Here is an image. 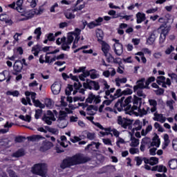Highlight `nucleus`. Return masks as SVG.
I'll return each instance as SVG.
<instances>
[{
	"label": "nucleus",
	"mask_w": 177,
	"mask_h": 177,
	"mask_svg": "<svg viewBox=\"0 0 177 177\" xmlns=\"http://www.w3.org/2000/svg\"><path fill=\"white\" fill-rule=\"evenodd\" d=\"M88 159L84 154L77 153L72 157H68L64 160L61 164V168L65 169V168H68V167H73V165H78L80 164H84L86 162Z\"/></svg>",
	"instance_id": "f257e3e1"
},
{
	"label": "nucleus",
	"mask_w": 177,
	"mask_h": 177,
	"mask_svg": "<svg viewBox=\"0 0 177 177\" xmlns=\"http://www.w3.org/2000/svg\"><path fill=\"white\" fill-rule=\"evenodd\" d=\"M131 102L132 96H129L126 99L125 97H122L120 100H118L115 104L114 109L115 110H118V111H122V110H124V111L129 113V111L127 110V107H128V105L131 103Z\"/></svg>",
	"instance_id": "f03ea898"
},
{
	"label": "nucleus",
	"mask_w": 177,
	"mask_h": 177,
	"mask_svg": "<svg viewBox=\"0 0 177 177\" xmlns=\"http://www.w3.org/2000/svg\"><path fill=\"white\" fill-rule=\"evenodd\" d=\"M102 50L109 63H117V59L110 54V46L105 41H101Z\"/></svg>",
	"instance_id": "7ed1b4c3"
},
{
	"label": "nucleus",
	"mask_w": 177,
	"mask_h": 177,
	"mask_svg": "<svg viewBox=\"0 0 177 177\" xmlns=\"http://www.w3.org/2000/svg\"><path fill=\"white\" fill-rule=\"evenodd\" d=\"M27 3H29L30 8H35L37 6V1L35 0H17L16 5V9L19 13H23L24 10L23 6H27Z\"/></svg>",
	"instance_id": "20e7f679"
},
{
	"label": "nucleus",
	"mask_w": 177,
	"mask_h": 177,
	"mask_svg": "<svg viewBox=\"0 0 177 177\" xmlns=\"http://www.w3.org/2000/svg\"><path fill=\"white\" fill-rule=\"evenodd\" d=\"M46 164L38 163L34 165L32 168V174L39 175V176L46 177Z\"/></svg>",
	"instance_id": "39448f33"
},
{
	"label": "nucleus",
	"mask_w": 177,
	"mask_h": 177,
	"mask_svg": "<svg viewBox=\"0 0 177 177\" xmlns=\"http://www.w3.org/2000/svg\"><path fill=\"white\" fill-rule=\"evenodd\" d=\"M140 104H142V98H139V97L134 95L133 106L129 104L126 109L129 111V113H133L135 110H138V109L140 107Z\"/></svg>",
	"instance_id": "423d86ee"
},
{
	"label": "nucleus",
	"mask_w": 177,
	"mask_h": 177,
	"mask_svg": "<svg viewBox=\"0 0 177 177\" xmlns=\"http://www.w3.org/2000/svg\"><path fill=\"white\" fill-rule=\"evenodd\" d=\"M114 91H115V88H111L110 90L106 91L104 98L111 99V100H115V99H118V97L121 96V88L116 90L114 95H112L111 93H113Z\"/></svg>",
	"instance_id": "0eeeda50"
},
{
	"label": "nucleus",
	"mask_w": 177,
	"mask_h": 177,
	"mask_svg": "<svg viewBox=\"0 0 177 177\" xmlns=\"http://www.w3.org/2000/svg\"><path fill=\"white\" fill-rule=\"evenodd\" d=\"M102 22L103 19L100 17L88 24L86 21L84 20L82 21L83 27L82 28V30H84L86 26L88 28H90V30H92V28H95V27H99V26H102Z\"/></svg>",
	"instance_id": "6e6552de"
},
{
	"label": "nucleus",
	"mask_w": 177,
	"mask_h": 177,
	"mask_svg": "<svg viewBox=\"0 0 177 177\" xmlns=\"http://www.w3.org/2000/svg\"><path fill=\"white\" fill-rule=\"evenodd\" d=\"M133 120H128L121 116L118 117V124L124 128V129H132V124Z\"/></svg>",
	"instance_id": "1a4fd4ad"
},
{
	"label": "nucleus",
	"mask_w": 177,
	"mask_h": 177,
	"mask_svg": "<svg viewBox=\"0 0 177 177\" xmlns=\"http://www.w3.org/2000/svg\"><path fill=\"white\" fill-rule=\"evenodd\" d=\"M95 127L99 128L100 129H102V131H108L109 132H111L112 133V136H115V138H119L120 137V131L117 130V129L111 128V127H108V128H104L100 123L97 122L95 123Z\"/></svg>",
	"instance_id": "9d476101"
},
{
	"label": "nucleus",
	"mask_w": 177,
	"mask_h": 177,
	"mask_svg": "<svg viewBox=\"0 0 177 177\" xmlns=\"http://www.w3.org/2000/svg\"><path fill=\"white\" fill-rule=\"evenodd\" d=\"M102 102L100 97L98 95H95L93 93H90L88 97L86 100V103H93L94 104H99Z\"/></svg>",
	"instance_id": "9b49d317"
},
{
	"label": "nucleus",
	"mask_w": 177,
	"mask_h": 177,
	"mask_svg": "<svg viewBox=\"0 0 177 177\" xmlns=\"http://www.w3.org/2000/svg\"><path fill=\"white\" fill-rule=\"evenodd\" d=\"M73 41H74V36L71 34L68 35L67 41L66 40L62 43V50H69L70 45L73 44Z\"/></svg>",
	"instance_id": "f8f14e48"
},
{
	"label": "nucleus",
	"mask_w": 177,
	"mask_h": 177,
	"mask_svg": "<svg viewBox=\"0 0 177 177\" xmlns=\"http://www.w3.org/2000/svg\"><path fill=\"white\" fill-rule=\"evenodd\" d=\"M42 120L48 125H52V121H56V118H55V115L51 111H48L47 115H44Z\"/></svg>",
	"instance_id": "ddd939ff"
},
{
	"label": "nucleus",
	"mask_w": 177,
	"mask_h": 177,
	"mask_svg": "<svg viewBox=\"0 0 177 177\" xmlns=\"http://www.w3.org/2000/svg\"><path fill=\"white\" fill-rule=\"evenodd\" d=\"M34 10L32 11H26L25 12H21V16H23V18H19V21H24L26 20H30V19H32L34 17Z\"/></svg>",
	"instance_id": "4468645a"
},
{
	"label": "nucleus",
	"mask_w": 177,
	"mask_h": 177,
	"mask_svg": "<svg viewBox=\"0 0 177 177\" xmlns=\"http://www.w3.org/2000/svg\"><path fill=\"white\" fill-rule=\"evenodd\" d=\"M158 37V31L153 30L149 35V37L147 39V45H153L156 41V38Z\"/></svg>",
	"instance_id": "2eb2a0df"
},
{
	"label": "nucleus",
	"mask_w": 177,
	"mask_h": 177,
	"mask_svg": "<svg viewBox=\"0 0 177 177\" xmlns=\"http://www.w3.org/2000/svg\"><path fill=\"white\" fill-rule=\"evenodd\" d=\"M59 52V49H56L53 51L46 53V57H45V63H48V64H52L53 62H55V57L50 59V57L48 56V55H55L56 53H58Z\"/></svg>",
	"instance_id": "dca6fc26"
},
{
	"label": "nucleus",
	"mask_w": 177,
	"mask_h": 177,
	"mask_svg": "<svg viewBox=\"0 0 177 177\" xmlns=\"http://www.w3.org/2000/svg\"><path fill=\"white\" fill-rule=\"evenodd\" d=\"M51 91L53 95H59L60 93V91H62V84L59 82H55L51 86Z\"/></svg>",
	"instance_id": "f3484780"
},
{
	"label": "nucleus",
	"mask_w": 177,
	"mask_h": 177,
	"mask_svg": "<svg viewBox=\"0 0 177 177\" xmlns=\"http://www.w3.org/2000/svg\"><path fill=\"white\" fill-rule=\"evenodd\" d=\"M145 81H146V79L145 78H142L141 80L137 81V84L133 86V92H136L138 89H146Z\"/></svg>",
	"instance_id": "a211bd4d"
},
{
	"label": "nucleus",
	"mask_w": 177,
	"mask_h": 177,
	"mask_svg": "<svg viewBox=\"0 0 177 177\" xmlns=\"http://www.w3.org/2000/svg\"><path fill=\"white\" fill-rule=\"evenodd\" d=\"M145 164H149V165H157L158 164V158L151 157L149 158H143Z\"/></svg>",
	"instance_id": "6ab92c4d"
},
{
	"label": "nucleus",
	"mask_w": 177,
	"mask_h": 177,
	"mask_svg": "<svg viewBox=\"0 0 177 177\" xmlns=\"http://www.w3.org/2000/svg\"><path fill=\"white\" fill-rule=\"evenodd\" d=\"M154 117L153 118V121H158L159 122H161L162 124H164L165 121H167V118L164 116V115L161 113H158L157 112H155L153 114Z\"/></svg>",
	"instance_id": "aec40b11"
},
{
	"label": "nucleus",
	"mask_w": 177,
	"mask_h": 177,
	"mask_svg": "<svg viewBox=\"0 0 177 177\" xmlns=\"http://www.w3.org/2000/svg\"><path fill=\"white\" fill-rule=\"evenodd\" d=\"M51 147H53V143L50 141H44L40 147V150L41 151H46V150H49Z\"/></svg>",
	"instance_id": "412c9836"
},
{
	"label": "nucleus",
	"mask_w": 177,
	"mask_h": 177,
	"mask_svg": "<svg viewBox=\"0 0 177 177\" xmlns=\"http://www.w3.org/2000/svg\"><path fill=\"white\" fill-rule=\"evenodd\" d=\"M114 52L117 56H121L122 55V53L124 52V50L122 48V44H114Z\"/></svg>",
	"instance_id": "4be33fe9"
},
{
	"label": "nucleus",
	"mask_w": 177,
	"mask_h": 177,
	"mask_svg": "<svg viewBox=\"0 0 177 177\" xmlns=\"http://www.w3.org/2000/svg\"><path fill=\"white\" fill-rule=\"evenodd\" d=\"M137 110L140 117H143V115H147V114L151 113V111L150 110V107L149 106H145L142 109L138 108Z\"/></svg>",
	"instance_id": "5701e85b"
},
{
	"label": "nucleus",
	"mask_w": 177,
	"mask_h": 177,
	"mask_svg": "<svg viewBox=\"0 0 177 177\" xmlns=\"http://www.w3.org/2000/svg\"><path fill=\"white\" fill-rule=\"evenodd\" d=\"M160 28L162 30L160 35H165V37H167V35L168 34V32H169V30H171V26H167V24H162L160 26Z\"/></svg>",
	"instance_id": "b1692460"
},
{
	"label": "nucleus",
	"mask_w": 177,
	"mask_h": 177,
	"mask_svg": "<svg viewBox=\"0 0 177 177\" xmlns=\"http://www.w3.org/2000/svg\"><path fill=\"white\" fill-rule=\"evenodd\" d=\"M14 70L17 71V73H20L21 70H23V62L20 60H17L14 64Z\"/></svg>",
	"instance_id": "393cba45"
},
{
	"label": "nucleus",
	"mask_w": 177,
	"mask_h": 177,
	"mask_svg": "<svg viewBox=\"0 0 177 177\" xmlns=\"http://www.w3.org/2000/svg\"><path fill=\"white\" fill-rule=\"evenodd\" d=\"M149 104L151 106V113H156L157 111V101L156 100H149Z\"/></svg>",
	"instance_id": "a878e982"
},
{
	"label": "nucleus",
	"mask_w": 177,
	"mask_h": 177,
	"mask_svg": "<svg viewBox=\"0 0 177 177\" xmlns=\"http://www.w3.org/2000/svg\"><path fill=\"white\" fill-rule=\"evenodd\" d=\"M62 75L63 79H64L65 81H67V80H68V78H71V80H72L73 81H76V82H78V81H79L78 77L74 76V75H73V74H71V73L68 75H67V73H63L62 74Z\"/></svg>",
	"instance_id": "bb28decb"
},
{
	"label": "nucleus",
	"mask_w": 177,
	"mask_h": 177,
	"mask_svg": "<svg viewBox=\"0 0 177 177\" xmlns=\"http://www.w3.org/2000/svg\"><path fill=\"white\" fill-rule=\"evenodd\" d=\"M137 24H140V23H143L145 20H146V15L142 12H138L136 14Z\"/></svg>",
	"instance_id": "cd10ccee"
},
{
	"label": "nucleus",
	"mask_w": 177,
	"mask_h": 177,
	"mask_svg": "<svg viewBox=\"0 0 177 177\" xmlns=\"http://www.w3.org/2000/svg\"><path fill=\"white\" fill-rule=\"evenodd\" d=\"M32 52L33 53L34 56H38L39 52H42V46L39 44L34 46L32 48Z\"/></svg>",
	"instance_id": "c85d7f7f"
},
{
	"label": "nucleus",
	"mask_w": 177,
	"mask_h": 177,
	"mask_svg": "<svg viewBox=\"0 0 177 177\" xmlns=\"http://www.w3.org/2000/svg\"><path fill=\"white\" fill-rule=\"evenodd\" d=\"M152 171H158V172H167V167L162 165H156L152 167Z\"/></svg>",
	"instance_id": "c756f323"
},
{
	"label": "nucleus",
	"mask_w": 177,
	"mask_h": 177,
	"mask_svg": "<svg viewBox=\"0 0 177 177\" xmlns=\"http://www.w3.org/2000/svg\"><path fill=\"white\" fill-rule=\"evenodd\" d=\"M100 77V75L96 71V69H91L90 70V78L91 80H97V78H99Z\"/></svg>",
	"instance_id": "7c9ffc66"
},
{
	"label": "nucleus",
	"mask_w": 177,
	"mask_h": 177,
	"mask_svg": "<svg viewBox=\"0 0 177 177\" xmlns=\"http://www.w3.org/2000/svg\"><path fill=\"white\" fill-rule=\"evenodd\" d=\"M160 143H161V142L160 141V138H158V136L156 135V136L153 137V141L151 143V146L152 147L155 146L156 147H159Z\"/></svg>",
	"instance_id": "2f4dec72"
},
{
	"label": "nucleus",
	"mask_w": 177,
	"mask_h": 177,
	"mask_svg": "<svg viewBox=\"0 0 177 177\" xmlns=\"http://www.w3.org/2000/svg\"><path fill=\"white\" fill-rule=\"evenodd\" d=\"M127 81H128L127 77H123V78L118 77L115 80L117 86H121V84H127Z\"/></svg>",
	"instance_id": "473e14b6"
},
{
	"label": "nucleus",
	"mask_w": 177,
	"mask_h": 177,
	"mask_svg": "<svg viewBox=\"0 0 177 177\" xmlns=\"http://www.w3.org/2000/svg\"><path fill=\"white\" fill-rule=\"evenodd\" d=\"M65 17L68 19V20H71L73 19H75V15L73 14L70 10H67L64 13Z\"/></svg>",
	"instance_id": "72a5a7b5"
},
{
	"label": "nucleus",
	"mask_w": 177,
	"mask_h": 177,
	"mask_svg": "<svg viewBox=\"0 0 177 177\" xmlns=\"http://www.w3.org/2000/svg\"><path fill=\"white\" fill-rule=\"evenodd\" d=\"M57 121L58 122L57 127L59 128H61V129H64V128H66V127H67V124H68L67 120H57Z\"/></svg>",
	"instance_id": "f704fd0d"
},
{
	"label": "nucleus",
	"mask_w": 177,
	"mask_h": 177,
	"mask_svg": "<svg viewBox=\"0 0 177 177\" xmlns=\"http://www.w3.org/2000/svg\"><path fill=\"white\" fill-rule=\"evenodd\" d=\"M73 88H75V91H73V95H77V93H78V90L82 88V84L77 81L74 83Z\"/></svg>",
	"instance_id": "c9c22d12"
},
{
	"label": "nucleus",
	"mask_w": 177,
	"mask_h": 177,
	"mask_svg": "<svg viewBox=\"0 0 177 177\" xmlns=\"http://www.w3.org/2000/svg\"><path fill=\"white\" fill-rule=\"evenodd\" d=\"M86 136L88 140H95L96 139V133L95 132H86Z\"/></svg>",
	"instance_id": "e433bc0d"
},
{
	"label": "nucleus",
	"mask_w": 177,
	"mask_h": 177,
	"mask_svg": "<svg viewBox=\"0 0 177 177\" xmlns=\"http://www.w3.org/2000/svg\"><path fill=\"white\" fill-rule=\"evenodd\" d=\"M75 34L76 37L75 39V41L73 45V48H75V42H78V41H80V35L81 34V29L76 28L75 30Z\"/></svg>",
	"instance_id": "4c0bfd02"
},
{
	"label": "nucleus",
	"mask_w": 177,
	"mask_h": 177,
	"mask_svg": "<svg viewBox=\"0 0 177 177\" xmlns=\"http://www.w3.org/2000/svg\"><path fill=\"white\" fill-rule=\"evenodd\" d=\"M131 142L130 144V146L131 147H138V146H139V140L138 138H136L135 137H131Z\"/></svg>",
	"instance_id": "58836bf2"
},
{
	"label": "nucleus",
	"mask_w": 177,
	"mask_h": 177,
	"mask_svg": "<svg viewBox=\"0 0 177 177\" xmlns=\"http://www.w3.org/2000/svg\"><path fill=\"white\" fill-rule=\"evenodd\" d=\"M24 149H19L15 153L12 154V157H15L17 158H19V157H23L24 156Z\"/></svg>",
	"instance_id": "ea45409f"
},
{
	"label": "nucleus",
	"mask_w": 177,
	"mask_h": 177,
	"mask_svg": "<svg viewBox=\"0 0 177 177\" xmlns=\"http://www.w3.org/2000/svg\"><path fill=\"white\" fill-rule=\"evenodd\" d=\"M169 167L171 169H176L177 168V159H173L169 162Z\"/></svg>",
	"instance_id": "a19ab883"
},
{
	"label": "nucleus",
	"mask_w": 177,
	"mask_h": 177,
	"mask_svg": "<svg viewBox=\"0 0 177 177\" xmlns=\"http://www.w3.org/2000/svg\"><path fill=\"white\" fill-rule=\"evenodd\" d=\"M39 139H44V138L39 135H35L28 137V140L30 142H36V140H39Z\"/></svg>",
	"instance_id": "79ce46f5"
},
{
	"label": "nucleus",
	"mask_w": 177,
	"mask_h": 177,
	"mask_svg": "<svg viewBox=\"0 0 177 177\" xmlns=\"http://www.w3.org/2000/svg\"><path fill=\"white\" fill-rule=\"evenodd\" d=\"M100 142H91V144H88L86 147V150H88V149H91V147H92V146H95V149H97V150H99V147H100Z\"/></svg>",
	"instance_id": "37998d69"
},
{
	"label": "nucleus",
	"mask_w": 177,
	"mask_h": 177,
	"mask_svg": "<svg viewBox=\"0 0 177 177\" xmlns=\"http://www.w3.org/2000/svg\"><path fill=\"white\" fill-rule=\"evenodd\" d=\"M85 70H86V66L77 67V68H74L73 73L75 74H77L78 73H84V71H85Z\"/></svg>",
	"instance_id": "c03bdc74"
},
{
	"label": "nucleus",
	"mask_w": 177,
	"mask_h": 177,
	"mask_svg": "<svg viewBox=\"0 0 177 177\" xmlns=\"http://www.w3.org/2000/svg\"><path fill=\"white\" fill-rule=\"evenodd\" d=\"M90 85H92V86H93L95 91H99L100 89V85H99V83L96 82L95 81L91 80Z\"/></svg>",
	"instance_id": "a18cd8bd"
},
{
	"label": "nucleus",
	"mask_w": 177,
	"mask_h": 177,
	"mask_svg": "<svg viewBox=\"0 0 177 177\" xmlns=\"http://www.w3.org/2000/svg\"><path fill=\"white\" fill-rule=\"evenodd\" d=\"M73 91H74V88L73 87V85L68 84L65 90V93L68 96H70V95H71V92H73Z\"/></svg>",
	"instance_id": "49530a36"
},
{
	"label": "nucleus",
	"mask_w": 177,
	"mask_h": 177,
	"mask_svg": "<svg viewBox=\"0 0 177 177\" xmlns=\"http://www.w3.org/2000/svg\"><path fill=\"white\" fill-rule=\"evenodd\" d=\"M19 118H20V120H22L23 121H26V122H31V116H30V115H26V116L20 115Z\"/></svg>",
	"instance_id": "de8ad7c7"
},
{
	"label": "nucleus",
	"mask_w": 177,
	"mask_h": 177,
	"mask_svg": "<svg viewBox=\"0 0 177 177\" xmlns=\"http://www.w3.org/2000/svg\"><path fill=\"white\" fill-rule=\"evenodd\" d=\"M143 88H138L136 93L139 96V97H142V99H145L146 97V94L143 93Z\"/></svg>",
	"instance_id": "09e8293b"
},
{
	"label": "nucleus",
	"mask_w": 177,
	"mask_h": 177,
	"mask_svg": "<svg viewBox=\"0 0 177 177\" xmlns=\"http://www.w3.org/2000/svg\"><path fill=\"white\" fill-rule=\"evenodd\" d=\"M134 125H138V127L133 129V131H140L142 129V123H140V121L136 120L134 122Z\"/></svg>",
	"instance_id": "8fccbe9b"
},
{
	"label": "nucleus",
	"mask_w": 177,
	"mask_h": 177,
	"mask_svg": "<svg viewBox=\"0 0 177 177\" xmlns=\"http://www.w3.org/2000/svg\"><path fill=\"white\" fill-rule=\"evenodd\" d=\"M34 34L37 35V39H39L41 38V35L42 34V32L41 31V28L39 27L36 28L34 31Z\"/></svg>",
	"instance_id": "3c124183"
},
{
	"label": "nucleus",
	"mask_w": 177,
	"mask_h": 177,
	"mask_svg": "<svg viewBox=\"0 0 177 177\" xmlns=\"http://www.w3.org/2000/svg\"><path fill=\"white\" fill-rule=\"evenodd\" d=\"M166 104L167 107H169L170 110H174V104H175V101H174V100H167Z\"/></svg>",
	"instance_id": "603ef678"
},
{
	"label": "nucleus",
	"mask_w": 177,
	"mask_h": 177,
	"mask_svg": "<svg viewBox=\"0 0 177 177\" xmlns=\"http://www.w3.org/2000/svg\"><path fill=\"white\" fill-rule=\"evenodd\" d=\"M34 105L35 107H39V109H45V105L44 104H41L39 100H36L35 101H33Z\"/></svg>",
	"instance_id": "864d4df0"
},
{
	"label": "nucleus",
	"mask_w": 177,
	"mask_h": 177,
	"mask_svg": "<svg viewBox=\"0 0 177 177\" xmlns=\"http://www.w3.org/2000/svg\"><path fill=\"white\" fill-rule=\"evenodd\" d=\"M46 129H47L48 132H50V133H53V135H57V133H59V130H57V129L46 127Z\"/></svg>",
	"instance_id": "5fc2aeb1"
},
{
	"label": "nucleus",
	"mask_w": 177,
	"mask_h": 177,
	"mask_svg": "<svg viewBox=\"0 0 177 177\" xmlns=\"http://www.w3.org/2000/svg\"><path fill=\"white\" fill-rule=\"evenodd\" d=\"M165 82V77L164 76H159L158 77V80L156 81L158 85H161L162 86V84Z\"/></svg>",
	"instance_id": "6e6d98bb"
},
{
	"label": "nucleus",
	"mask_w": 177,
	"mask_h": 177,
	"mask_svg": "<svg viewBox=\"0 0 177 177\" xmlns=\"http://www.w3.org/2000/svg\"><path fill=\"white\" fill-rule=\"evenodd\" d=\"M66 117H67V113L65 111H60L59 115L57 120H66Z\"/></svg>",
	"instance_id": "4d7b16f0"
},
{
	"label": "nucleus",
	"mask_w": 177,
	"mask_h": 177,
	"mask_svg": "<svg viewBox=\"0 0 177 177\" xmlns=\"http://www.w3.org/2000/svg\"><path fill=\"white\" fill-rule=\"evenodd\" d=\"M132 93H133V91H132V89L127 88V89L124 90L123 91H121V96H122V95H132Z\"/></svg>",
	"instance_id": "13d9d810"
},
{
	"label": "nucleus",
	"mask_w": 177,
	"mask_h": 177,
	"mask_svg": "<svg viewBox=\"0 0 177 177\" xmlns=\"http://www.w3.org/2000/svg\"><path fill=\"white\" fill-rule=\"evenodd\" d=\"M42 115V109H37L35 111V118L36 120L39 119V118Z\"/></svg>",
	"instance_id": "bf43d9fd"
},
{
	"label": "nucleus",
	"mask_w": 177,
	"mask_h": 177,
	"mask_svg": "<svg viewBox=\"0 0 177 177\" xmlns=\"http://www.w3.org/2000/svg\"><path fill=\"white\" fill-rule=\"evenodd\" d=\"M7 95L15 96L16 97H17V96H19L20 95V93H19L18 91H8Z\"/></svg>",
	"instance_id": "052dcab7"
},
{
	"label": "nucleus",
	"mask_w": 177,
	"mask_h": 177,
	"mask_svg": "<svg viewBox=\"0 0 177 177\" xmlns=\"http://www.w3.org/2000/svg\"><path fill=\"white\" fill-rule=\"evenodd\" d=\"M102 142L107 146H113V143H111V140H110V138H103Z\"/></svg>",
	"instance_id": "680f3d73"
},
{
	"label": "nucleus",
	"mask_w": 177,
	"mask_h": 177,
	"mask_svg": "<svg viewBox=\"0 0 177 177\" xmlns=\"http://www.w3.org/2000/svg\"><path fill=\"white\" fill-rule=\"evenodd\" d=\"M167 37V36L160 35V38H159V44L162 47L164 46V45H162V44H164V42L165 41V38Z\"/></svg>",
	"instance_id": "e2e57ef3"
},
{
	"label": "nucleus",
	"mask_w": 177,
	"mask_h": 177,
	"mask_svg": "<svg viewBox=\"0 0 177 177\" xmlns=\"http://www.w3.org/2000/svg\"><path fill=\"white\" fill-rule=\"evenodd\" d=\"M167 85L168 86H171V80H169V78H167V79L166 80V82H165H165L162 83V88H167Z\"/></svg>",
	"instance_id": "0e129e2a"
},
{
	"label": "nucleus",
	"mask_w": 177,
	"mask_h": 177,
	"mask_svg": "<svg viewBox=\"0 0 177 177\" xmlns=\"http://www.w3.org/2000/svg\"><path fill=\"white\" fill-rule=\"evenodd\" d=\"M165 146H168L169 145V136L168 134L164 135Z\"/></svg>",
	"instance_id": "69168bd1"
},
{
	"label": "nucleus",
	"mask_w": 177,
	"mask_h": 177,
	"mask_svg": "<svg viewBox=\"0 0 177 177\" xmlns=\"http://www.w3.org/2000/svg\"><path fill=\"white\" fill-rule=\"evenodd\" d=\"M35 15H42L44 13V8L39 7L38 9L33 10Z\"/></svg>",
	"instance_id": "338daca9"
},
{
	"label": "nucleus",
	"mask_w": 177,
	"mask_h": 177,
	"mask_svg": "<svg viewBox=\"0 0 177 177\" xmlns=\"http://www.w3.org/2000/svg\"><path fill=\"white\" fill-rule=\"evenodd\" d=\"M80 100V102H84L85 100V97L84 96H76L73 97L74 102H78Z\"/></svg>",
	"instance_id": "774afa93"
}]
</instances>
